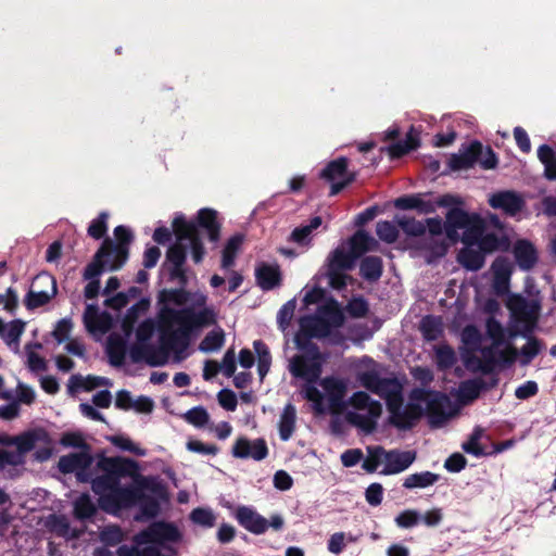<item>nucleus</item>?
Instances as JSON below:
<instances>
[{
    "instance_id": "27",
    "label": "nucleus",
    "mask_w": 556,
    "mask_h": 556,
    "mask_svg": "<svg viewBox=\"0 0 556 556\" xmlns=\"http://www.w3.org/2000/svg\"><path fill=\"white\" fill-rule=\"evenodd\" d=\"M377 240L365 230H357L350 239L351 253L358 258L364 253L377 248Z\"/></svg>"
},
{
    "instance_id": "25",
    "label": "nucleus",
    "mask_w": 556,
    "mask_h": 556,
    "mask_svg": "<svg viewBox=\"0 0 556 556\" xmlns=\"http://www.w3.org/2000/svg\"><path fill=\"white\" fill-rule=\"evenodd\" d=\"M492 268L494 270V291L497 295H504L509 291L510 268L504 258H496Z\"/></svg>"
},
{
    "instance_id": "13",
    "label": "nucleus",
    "mask_w": 556,
    "mask_h": 556,
    "mask_svg": "<svg viewBox=\"0 0 556 556\" xmlns=\"http://www.w3.org/2000/svg\"><path fill=\"white\" fill-rule=\"evenodd\" d=\"M231 454L235 458H252L260 462L268 456V447L266 441L262 438L251 441L245 437H240L236 440Z\"/></svg>"
},
{
    "instance_id": "50",
    "label": "nucleus",
    "mask_w": 556,
    "mask_h": 556,
    "mask_svg": "<svg viewBox=\"0 0 556 556\" xmlns=\"http://www.w3.org/2000/svg\"><path fill=\"white\" fill-rule=\"evenodd\" d=\"M187 260V245L184 241L172 244L166 252V261L170 265H185Z\"/></svg>"
},
{
    "instance_id": "37",
    "label": "nucleus",
    "mask_w": 556,
    "mask_h": 556,
    "mask_svg": "<svg viewBox=\"0 0 556 556\" xmlns=\"http://www.w3.org/2000/svg\"><path fill=\"white\" fill-rule=\"evenodd\" d=\"M443 513L441 508H432L425 514H420L414 509H406L401 513L394 521H441Z\"/></svg>"
},
{
    "instance_id": "15",
    "label": "nucleus",
    "mask_w": 556,
    "mask_h": 556,
    "mask_svg": "<svg viewBox=\"0 0 556 556\" xmlns=\"http://www.w3.org/2000/svg\"><path fill=\"white\" fill-rule=\"evenodd\" d=\"M483 144L475 140L469 146L460 149L458 153H454L448 159V167L451 170L469 169L478 162L482 155Z\"/></svg>"
},
{
    "instance_id": "57",
    "label": "nucleus",
    "mask_w": 556,
    "mask_h": 556,
    "mask_svg": "<svg viewBox=\"0 0 556 556\" xmlns=\"http://www.w3.org/2000/svg\"><path fill=\"white\" fill-rule=\"evenodd\" d=\"M60 444L65 447L80 448L90 452V445L85 441L79 432H66L60 439Z\"/></svg>"
},
{
    "instance_id": "63",
    "label": "nucleus",
    "mask_w": 556,
    "mask_h": 556,
    "mask_svg": "<svg viewBox=\"0 0 556 556\" xmlns=\"http://www.w3.org/2000/svg\"><path fill=\"white\" fill-rule=\"evenodd\" d=\"M100 539L108 545H116L123 540V532L117 525H111L101 531Z\"/></svg>"
},
{
    "instance_id": "19",
    "label": "nucleus",
    "mask_w": 556,
    "mask_h": 556,
    "mask_svg": "<svg viewBox=\"0 0 556 556\" xmlns=\"http://www.w3.org/2000/svg\"><path fill=\"white\" fill-rule=\"evenodd\" d=\"M50 437L46 429L36 428L12 437V445H15L18 454L30 452L38 442L50 443Z\"/></svg>"
},
{
    "instance_id": "28",
    "label": "nucleus",
    "mask_w": 556,
    "mask_h": 556,
    "mask_svg": "<svg viewBox=\"0 0 556 556\" xmlns=\"http://www.w3.org/2000/svg\"><path fill=\"white\" fill-rule=\"evenodd\" d=\"M383 273V262L380 256L369 255L362 258L359 275L367 281H378Z\"/></svg>"
},
{
    "instance_id": "39",
    "label": "nucleus",
    "mask_w": 556,
    "mask_h": 556,
    "mask_svg": "<svg viewBox=\"0 0 556 556\" xmlns=\"http://www.w3.org/2000/svg\"><path fill=\"white\" fill-rule=\"evenodd\" d=\"M355 257L353 254L346 253L342 249H336L329 258L328 269L334 270H349L352 269L355 263Z\"/></svg>"
},
{
    "instance_id": "14",
    "label": "nucleus",
    "mask_w": 556,
    "mask_h": 556,
    "mask_svg": "<svg viewBox=\"0 0 556 556\" xmlns=\"http://www.w3.org/2000/svg\"><path fill=\"white\" fill-rule=\"evenodd\" d=\"M416 460L415 451L384 450V467L381 475H396L405 471Z\"/></svg>"
},
{
    "instance_id": "11",
    "label": "nucleus",
    "mask_w": 556,
    "mask_h": 556,
    "mask_svg": "<svg viewBox=\"0 0 556 556\" xmlns=\"http://www.w3.org/2000/svg\"><path fill=\"white\" fill-rule=\"evenodd\" d=\"M172 226L178 241L190 242L192 261L195 264L201 263L205 256V249L201 236L195 232V228L191 224H187L182 214L174 218Z\"/></svg>"
},
{
    "instance_id": "55",
    "label": "nucleus",
    "mask_w": 556,
    "mask_h": 556,
    "mask_svg": "<svg viewBox=\"0 0 556 556\" xmlns=\"http://www.w3.org/2000/svg\"><path fill=\"white\" fill-rule=\"evenodd\" d=\"M483 434V429L480 427H476L469 438V440L463 444V450L471 454L473 456H483L485 455V452L483 447L479 444V440L481 439Z\"/></svg>"
},
{
    "instance_id": "30",
    "label": "nucleus",
    "mask_w": 556,
    "mask_h": 556,
    "mask_svg": "<svg viewBox=\"0 0 556 556\" xmlns=\"http://www.w3.org/2000/svg\"><path fill=\"white\" fill-rule=\"evenodd\" d=\"M440 480V475L432 471H421L408 475L403 481V488L407 490L425 489L435 484Z\"/></svg>"
},
{
    "instance_id": "26",
    "label": "nucleus",
    "mask_w": 556,
    "mask_h": 556,
    "mask_svg": "<svg viewBox=\"0 0 556 556\" xmlns=\"http://www.w3.org/2000/svg\"><path fill=\"white\" fill-rule=\"evenodd\" d=\"M399 210H416L419 213L429 214L434 212L435 206L431 201H425L420 194L403 195L394 201Z\"/></svg>"
},
{
    "instance_id": "16",
    "label": "nucleus",
    "mask_w": 556,
    "mask_h": 556,
    "mask_svg": "<svg viewBox=\"0 0 556 556\" xmlns=\"http://www.w3.org/2000/svg\"><path fill=\"white\" fill-rule=\"evenodd\" d=\"M319 386L325 390L329 406L333 412H340L344 408V396L346 393V384L343 380L327 376L318 381Z\"/></svg>"
},
{
    "instance_id": "43",
    "label": "nucleus",
    "mask_w": 556,
    "mask_h": 556,
    "mask_svg": "<svg viewBox=\"0 0 556 556\" xmlns=\"http://www.w3.org/2000/svg\"><path fill=\"white\" fill-rule=\"evenodd\" d=\"M225 343V333L222 329L210 331L201 341L199 350L204 353L218 351Z\"/></svg>"
},
{
    "instance_id": "5",
    "label": "nucleus",
    "mask_w": 556,
    "mask_h": 556,
    "mask_svg": "<svg viewBox=\"0 0 556 556\" xmlns=\"http://www.w3.org/2000/svg\"><path fill=\"white\" fill-rule=\"evenodd\" d=\"M324 362L325 357L294 355L290 359L288 367L293 378L305 382L302 388L303 396L314 404V410L318 414L325 412L323 405L324 395L315 384L321 379Z\"/></svg>"
},
{
    "instance_id": "8",
    "label": "nucleus",
    "mask_w": 556,
    "mask_h": 556,
    "mask_svg": "<svg viewBox=\"0 0 556 556\" xmlns=\"http://www.w3.org/2000/svg\"><path fill=\"white\" fill-rule=\"evenodd\" d=\"M506 306L513 318L517 323L523 324L522 337L532 333L540 317V304L535 301H528L520 294H513L508 298Z\"/></svg>"
},
{
    "instance_id": "17",
    "label": "nucleus",
    "mask_w": 556,
    "mask_h": 556,
    "mask_svg": "<svg viewBox=\"0 0 556 556\" xmlns=\"http://www.w3.org/2000/svg\"><path fill=\"white\" fill-rule=\"evenodd\" d=\"M489 204L495 210H502L508 216H515L525 206V200L515 191H498L491 195Z\"/></svg>"
},
{
    "instance_id": "40",
    "label": "nucleus",
    "mask_w": 556,
    "mask_h": 556,
    "mask_svg": "<svg viewBox=\"0 0 556 556\" xmlns=\"http://www.w3.org/2000/svg\"><path fill=\"white\" fill-rule=\"evenodd\" d=\"M243 241L241 235L230 237L222 252V267L229 268L235 264V258L238 250Z\"/></svg>"
},
{
    "instance_id": "41",
    "label": "nucleus",
    "mask_w": 556,
    "mask_h": 556,
    "mask_svg": "<svg viewBox=\"0 0 556 556\" xmlns=\"http://www.w3.org/2000/svg\"><path fill=\"white\" fill-rule=\"evenodd\" d=\"M97 513V505L88 494H81L74 502V514L79 520L91 518Z\"/></svg>"
},
{
    "instance_id": "34",
    "label": "nucleus",
    "mask_w": 556,
    "mask_h": 556,
    "mask_svg": "<svg viewBox=\"0 0 556 556\" xmlns=\"http://www.w3.org/2000/svg\"><path fill=\"white\" fill-rule=\"evenodd\" d=\"M500 345L491 344L481 349V358H477L478 369L484 374L490 375L494 372L495 367L498 365V351Z\"/></svg>"
},
{
    "instance_id": "44",
    "label": "nucleus",
    "mask_w": 556,
    "mask_h": 556,
    "mask_svg": "<svg viewBox=\"0 0 556 556\" xmlns=\"http://www.w3.org/2000/svg\"><path fill=\"white\" fill-rule=\"evenodd\" d=\"M458 260L469 270H479L484 264L483 253L471 249L463 250Z\"/></svg>"
},
{
    "instance_id": "22",
    "label": "nucleus",
    "mask_w": 556,
    "mask_h": 556,
    "mask_svg": "<svg viewBox=\"0 0 556 556\" xmlns=\"http://www.w3.org/2000/svg\"><path fill=\"white\" fill-rule=\"evenodd\" d=\"M513 252L516 263L522 270H530L538 263V251L529 240H518L514 245Z\"/></svg>"
},
{
    "instance_id": "33",
    "label": "nucleus",
    "mask_w": 556,
    "mask_h": 556,
    "mask_svg": "<svg viewBox=\"0 0 556 556\" xmlns=\"http://www.w3.org/2000/svg\"><path fill=\"white\" fill-rule=\"evenodd\" d=\"M538 159L544 165V177L547 180H556V153L548 144L538 148Z\"/></svg>"
},
{
    "instance_id": "48",
    "label": "nucleus",
    "mask_w": 556,
    "mask_h": 556,
    "mask_svg": "<svg viewBox=\"0 0 556 556\" xmlns=\"http://www.w3.org/2000/svg\"><path fill=\"white\" fill-rule=\"evenodd\" d=\"M384 448L382 446L369 447L368 456L364 459L362 468L369 473L375 472L383 463Z\"/></svg>"
},
{
    "instance_id": "20",
    "label": "nucleus",
    "mask_w": 556,
    "mask_h": 556,
    "mask_svg": "<svg viewBox=\"0 0 556 556\" xmlns=\"http://www.w3.org/2000/svg\"><path fill=\"white\" fill-rule=\"evenodd\" d=\"M84 323L89 332L100 331L104 333L112 326V317L108 312L100 313L97 305L89 304L84 313Z\"/></svg>"
},
{
    "instance_id": "52",
    "label": "nucleus",
    "mask_w": 556,
    "mask_h": 556,
    "mask_svg": "<svg viewBox=\"0 0 556 556\" xmlns=\"http://www.w3.org/2000/svg\"><path fill=\"white\" fill-rule=\"evenodd\" d=\"M108 218L109 214L101 212L98 217L90 223L87 230L88 235L96 240L102 239L108 231Z\"/></svg>"
},
{
    "instance_id": "10",
    "label": "nucleus",
    "mask_w": 556,
    "mask_h": 556,
    "mask_svg": "<svg viewBox=\"0 0 556 556\" xmlns=\"http://www.w3.org/2000/svg\"><path fill=\"white\" fill-rule=\"evenodd\" d=\"M348 167V157L340 156L330 161L320 172L319 177L331 184L329 195H337L356 180V173L349 172Z\"/></svg>"
},
{
    "instance_id": "24",
    "label": "nucleus",
    "mask_w": 556,
    "mask_h": 556,
    "mask_svg": "<svg viewBox=\"0 0 556 556\" xmlns=\"http://www.w3.org/2000/svg\"><path fill=\"white\" fill-rule=\"evenodd\" d=\"M419 146L420 139L412 129L406 134L405 140H399L388 147L381 148V152H387L392 160H395L416 150Z\"/></svg>"
},
{
    "instance_id": "46",
    "label": "nucleus",
    "mask_w": 556,
    "mask_h": 556,
    "mask_svg": "<svg viewBox=\"0 0 556 556\" xmlns=\"http://www.w3.org/2000/svg\"><path fill=\"white\" fill-rule=\"evenodd\" d=\"M323 220L320 216L313 217L307 225L296 227L291 232V240L300 244L304 243L313 230L317 229Z\"/></svg>"
},
{
    "instance_id": "7",
    "label": "nucleus",
    "mask_w": 556,
    "mask_h": 556,
    "mask_svg": "<svg viewBox=\"0 0 556 556\" xmlns=\"http://www.w3.org/2000/svg\"><path fill=\"white\" fill-rule=\"evenodd\" d=\"M410 396L413 400L426 403V415L432 428L442 427L452 415V413L447 412V408L451 406V401L445 393L415 389Z\"/></svg>"
},
{
    "instance_id": "9",
    "label": "nucleus",
    "mask_w": 556,
    "mask_h": 556,
    "mask_svg": "<svg viewBox=\"0 0 556 556\" xmlns=\"http://www.w3.org/2000/svg\"><path fill=\"white\" fill-rule=\"evenodd\" d=\"M93 456L88 451H80L77 453H70L59 458L58 469L63 475L75 473L76 479L83 483H90L96 477L91 471Z\"/></svg>"
},
{
    "instance_id": "56",
    "label": "nucleus",
    "mask_w": 556,
    "mask_h": 556,
    "mask_svg": "<svg viewBox=\"0 0 556 556\" xmlns=\"http://www.w3.org/2000/svg\"><path fill=\"white\" fill-rule=\"evenodd\" d=\"M486 334L492 339L494 345H503L506 343L505 330L502 324L491 317L486 321Z\"/></svg>"
},
{
    "instance_id": "53",
    "label": "nucleus",
    "mask_w": 556,
    "mask_h": 556,
    "mask_svg": "<svg viewBox=\"0 0 556 556\" xmlns=\"http://www.w3.org/2000/svg\"><path fill=\"white\" fill-rule=\"evenodd\" d=\"M184 418L188 424L197 428H203L208 422L210 415L203 406H195L189 409Z\"/></svg>"
},
{
    "instance_id": "61",
    "label": "nucleus",
    "mask_w": 556,
    "mask_h": 556,
    "mask_svg": "<svg viewBox=\"0 0 556 556\" xmlns=\"http://www.w3.org/2000/svg\"><path fill=\"white\" fill-rule=\"evenodd\" d=\"M25 329V323L21 319H14L9 324V329L5 332L4 340L7 344L15 343L17 344L21 336L23 334Z\"/></svg>"
},
{
    "instance_id": "4",
    "label": "nucleus",
    "mask_w": 556,
    "mask_h": 556,
    "mask_svg": "<svg viewBox=\"0 0 556 556\" xmlns=\"http://www.w3.org/2000/svg\"><path fill=\"white\" fill-rule=\"evenodd\" d=\"M114 236L117 243L115 244L110 238L104 239L92 261L84 269L85 278L100 276L106 268L112 271L117 270L127 262L128 245L131 243L134 235L129 228L119 225L115 227Z\"/></svg>"
},
{
    "instance_id": "36",
    "label": "nucleus",
    "mask_w": 556,
    "mask_h": 556,
    "mask_svg": "<svg viewBox=\"0 0 556 556\" xmlns=\"http://www.w3.org/2000/svg\"><path fill=\"white\" fill-rule=\"evenodd\" d=\"M108 382V379L104 377L87 376L86 378H84L80 375H73L70 378L68 390L70 392H74L77 389L91 391L96 388L106 386Z\"/></svg>"
},
{
    "instance_id": "45",
    "label": "nucleus",
    "mask_w": 556,
    "mask_h": 556,
    "mask_svg": "<svg viewBox=\"0 0 556 556\" xmlns=\"http://www.w3.org/2000/svg\"><path fill=\"white\" fill-rule=\"evenodd\" d=\"M159 298L162 303L184 305L189 301L190 293L185 289V287L178 289H164L160 292Z\"/></svg>"
},
{
    "instance_id": "59",
    "label": "nucleus",
    "mask_w": 556,
    "mask_h": 556,
    "mask_svg": "<svg viewBox=\"0 0 556 556\" xmlns=\"http://www.w3.org/2000/svg\"><path fill=\"white\" fill-rule=\"evenodd\" d=\"M346 312L353 318L365 317L369 312L367 301L363 296L352 299L346 305Z\"/></svg>"
},
{
    "instance_id": "31",
    "label": "nucleus",
    "mask_w": 556,
    "mask_h": 556,
    "mask_svg": "<svg viewBox=\"0 0 556 556\" xmlns=\"http://www.w3.org/2000/svg\"><path fill=\"white\" fill-rule=\"evenodd\" d=\"M149 300L141 299L127 309L122 320V329L126 334H129L134 330L140 315L144 314L149 309Z\"/></svg>"
},
{
    "instance_id": "29",
    "label": "nucleus",
    "mask_w": 556,
    "mask_h": 556,
    "mask_svg": "<svg viewBox=\"0 0 556 556\" xmlns=\"http://www.w3.org/2000/svg\"><path fill=\"white\" fill-rule=\"evenodd\" d=\"M296 422V409L293 404L288 403L280 415L278 422L279 438L288 441L293 435Z\"/></svg>"
},
{
    "instance_id": "12",
    "label": "nucleus",
    "mask_w": 556,
    "mask_h": 556,
    "mask_svg": "<svg viewBox=\"0 0 556 556\" xmlns=\"http://www.w3.org/2000/svg\"><path fill=\"white\" fill-rule=\"evenodd\" d=\"M195 228L198 236H201V230L205 231L210 242L217 243L220 239L222 223L218 220L217 211L203 207L197 213L193 220H187Z\"/></svg>"
},
{
    "instance_id": "35",
    "label": "nucleus",
    "mask_w": 556,
    "mask_h": 556,
    "mask_svg": "<svg viewBox=\"0 0 556 556\" xmlns=\"http://www.w3.org/2000/svg\"><path fill=\"white\" fill-rule=\"evenodd\" d=\"M54 291L45 292L43 289L30 288L24 299V304L28 311H34L48 304L58 293V288Z\"/></svg>"
},
{
    "instance_id": "32",
    "label": "nucleus",
    "mask_w": 556,
    "mask_h": 556,
    "mask_svg": "<svg viewBox=\"0 0 556 556\" xmlns=\"http://www.w3.org/2000/svg\"><path fill=\"white\" fill-rule=\"evenodd\" d=\"M106 353L109 356L110 364L115 367H119L125 362L126 356V342L121 337L111 336L108 339Z\"/></svg>"
},
{
    "instance_id": "54",
    "label": "nucleus",
    "mask_w": 556,
    "mask_h": 556,
    "mask_svg": "<svg viewBox=\"0 0 556 556\" xmlns=\"http://www.w3.org/2000/svg\"><path fill=\"white\" fill-rule=\"evenodd\" d=\"M376 232L379 239L387 243H393L399 238V230L396 226L388 220L378 222Z\"/></svg>"
},
{
    "instance_id": "38",
    "label": "nucleus",
    "mask_w": 556,
    "mask_h": 556,
    "mask_svg": "<svg viewBox=\"0 0 556 556\" xmlns=\"http://www.w3.org/2000/svg\"><path fill=\"white\" fill-rule=\"evenodd\" d=\"M253 348L257 355V372L261 380H263L270 369L271 354L267 344L262 340H255L253 342Z\"/></svg>"
},
{
    "instance_id": "1",
    "label": "nucleus",
    "mask_w": 556,
    "mask_h": 556,
    "mask_svg": "<svg viewBox=\"0 0 556 556\" xmlns=\"http://www.w3.org/2000/svg\"><path fill=\"white\" fill-rule=\"evenodd\" d=\"M94 469L101 471L91 489L99 495L98 506L114 517H119L125 509L139 507L141 516L155 518L161 505L169 501L166 484L159 477L142 476L134 459L101 454Z\"/></svg>"
},
{
    "instance_id": "21",
    "label": "nucleus",
    "mask_w": 556,
    "mask_h": 556,
    "mask_svg": "<svg viewBox=\"0 0 556 556\" xmlns=\"http://www.w3.org/2000/svg\"><path fill=\"white\" fill-rule=\"evenodd\" d=\"M424 415V409L418 403H408L395 416H390V424L400 430H410L417 420Z\"/></svg>"
},
{
    "instance_id": "62",
    "label": "nucleus",
    "mask_w": 556,
    "mask_h": 556,
    "mask_svg": "<svg viewBox=\"0 0 556 556\" xmlns=\"http://www.w3.org/2000/svg\"><path fill=\"white\" fill-rule=\"evenodd\" d=\"M400 389H402V386L396 378H381L376 389L377 391L374 393L384 399L389 395H392L395 390Z\"/></svg>"
},
{
    "instance_id": "58",
    "label": "nucleus",
    "mask_w": 556,
    "mask_h": 556,
    "mask_svg": "<svg viewBox=\"0 0 556 556\" xmlns=\"http://www.w3.org/2000/svg\"><path fill=\"white\" fill-rule=\"evenodd\" d=\"M397 223L407 236L419 237L426 232V225L415 218H402Z\"/></svg>"
},
{
    "instance_id": "51",
    "label": "nucleus",
    "mask_w": 556,
    "mask_h": 556,
    "mask_svg": "<svg viewBox=\"0 0 556 556\" xmlns=\"http://www.w3.org/2000/svg\"><path fill=\"white\" fill-rule=\"evenodd\" d=\"M225 506L231 510V516L237 521H267L264 517L257 515L253 509L247 506H240L235 508L229 502L225 503Z\"/></svg>"
},
{
    "instance_id": "42",
    "label": "nucleus",
    "mask_w": 556,
    "mask_h": 556,
    "mask_svg": "<svg viewBox=\"0 0 556 556\" xmlns=\"http://www.w3.org/2000/svg\"><path fill=\"white\" fill-rule=\"evenodd\" d=\"M420 330L427 341H435L442 334V325L439 318L426 316L421 320Z\"/></svg>"
},
{
    "instance_id": "64",
    "label": "nucleus",
    "mask_w": 556,
    "mask_h": 556,
    "mask_svg": "<svg viewBox=\"0 0 556 556\" xmlns=\"http://www.w3.org/2000/svg\"><path fill=\"white\" fill-rule=\"evenodd\" d=\"M295 311V301L290 300L287 303H285L277 314V323L279 324L280 328L285 329L288 327L291 323V319L294 315Z\"/></svg>"
},
{
    "instance_id": "18",
    "label": "nucleus",
    "mask_w": 556,
    "mask_h": 556,
    "mask_svg": "<svg viewBox=\"0 0 556 556\" xmlns=\"http://www.w3.org/2000/svg\"><path fill=\"white\" fill-rule=\"evenodd\" d=\"M255 279L257 286L269 291L281 286L282 275L278 264L260 263L255 268Z\"/></svg>"
},
{
    "instance_id": "2",
    "label": "nucleus",
    "mask_w": 556,
    "mask_h": 556,
    "mask_svg": "<svg viewBox=\"0 0 556 556\" xmlns=\"http://www.w3.org/2000/svg\"><path fill=\"white\" fill-rule=\"evenodd\" d=\"M215 321V313L208 307L195 312L192 307L176 309L164 306L156 321L147 318L139 324L137 343L129 350L131 362H143L151 367L164 366L172 352L180 353L189 346L194 329Z\"/></svg>"
},
{
    "instance_id": "6",
    "label": "nucleus",
    "mask_w": 556,
    "mask_h": 556,
    "mask_svg": "<svg viewBox=\"0 0 556 556\" xmlns=\"http://www.w3.org/2000/svg\"><path fill=\"white\" fill-rule=\"evenodd\" d=\"M344 316L337 306H325L320 315H308L301 319L300 327L308 338L325 339L331 334L332 327H341Z\"/></svg>"
},
{
    "instance_id": "49",
    "label": "nucleus",
    "mask_w": 556,
    "mask_h": 556,
    "mask_svg": "<svg viewBox=\"0 0 556 556\" xmlns=\"http://www.w3.org/2000/svg\"><path fill=\"white\" fill-rule=\"evenodd\" d=\"M530 334L531 333H528L526 337L528 339L527 344H525L519 351V354L522 356V365H528L536 355H539L542 349L541 341Z\"/></svg>"
},
{
    "instance_id": "47",
    "label": "nucleus",
    "mask_w": 556,
    "mask_h": 556,
    "mask_svg": "<svg viewBox=\"0 0 556 556\" xmlns=\"http://www.w3.org/2000/svg\"><path fill=\"white\" fill-rule=\"evenodd\" d=\"M312 339L313 338H308V336L304 334L302 332V329H300V332L295 336V344L300 351L304 352L301 355H307L312 357H324V355L319 351L318 345L312 342Z\"/></svg>"
},
{
    "instance_id": "3",
    "label": "nucleus",
    "mask_w": 556,
    "mask_h": 556,
    "mask_svg": "<svg viewBox=\"0 0 556 556\" xmlns=\"http://www.w3.org/2000/svg\"><path fill=\"white\" fill-rule=\"evenodd\" d=\"M485 223L477 213H468L460 207H452L447 211L444 223L446 237L452 242L462 241L465 245H478L479 250L486 254L495 251H507L510 241L507 236H498L494 232L483 233Z\"/></svg>"
},
{
    "instance_id": "60",
    "label": "nucleus",
    "mask_w": 556,
    "mask_h": 556,
    "mask_svg": "<svg viewBox=\"0 0 556 556\" xmlns=\"http://www.w3.org/2000/svg\"><path fill=\"white\" fill-rule=\"evenodd\" d=\"M110 442L123 450V451H127V452H130L135 455H138V456H143L144 455V451L142 448H140L138 445H136L129 438L127 437H124V435H113L110 438Z\"/></svg>"
},
{
    "instance_id": "23",
    "label": "nucleus",
    "mask_w": 556,
    "mask_h": 556,
    "mask_svg": "<svg viewBox=\"0 0 556 556\" xmlns=\"http://www.w3.org/2000/svg\"><path fill=\"white\" fill-rule=\"evenodd\" d=\"M496 383L497 379H493L491 383L485 382L481 378L465 380L459 386V396L464 402H472L480 396L482 391L490 390Z\"/></svg>"
}]
</instances>
